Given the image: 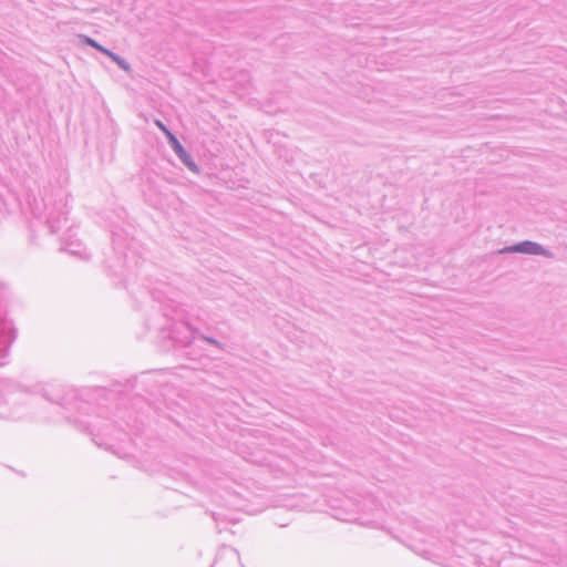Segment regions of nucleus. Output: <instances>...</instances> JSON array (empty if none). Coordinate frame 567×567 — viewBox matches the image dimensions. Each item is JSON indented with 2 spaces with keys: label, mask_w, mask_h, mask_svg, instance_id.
Segmentation results:
<instances>
[{
  "label": "nucleus",
  "mask_w": 567,
  "mask_h": 567,
  "mask_svg": "<svg viewBox=\"0 0 567 567\" xmlns=\"http://www.w3.org/2000/svg\"><path fill=\"white\" fill-rule=\"evenodd\" d=\"M167 137L174 147L177 155L194 171H196V166L190 162L188 154L184 150V147L181 145V143L176 140V137L171 133L167 132Z\"/></svg>",
  "instance_id": "obj_1"
},
{
  "label": "nucleus",
  "mask_w": 567,
  "mask_h": 567,
  "mask_svg": "<svg viewBox=\"0 0 567 567\" xmlns=\"http://www.w3.org/2000/svg\"><path fill=\"white\" fill-rule=\"evenodd\" d=\"M514 250L522 251V252L537 254L539 250V247L537 245L527 243V244L516 247Z\"/></svg>",
  "instance_id": "obj_2"
},
{
  "label": "nucleus",
  "mask_w": 567,
  "mask_h": 567,
  "mask_svg": "<svg viewBox=\"0 0 567 567\" xmlns=\"http://www.w3.org/2000/svg\"><path fill=\"white\" fill-rule=\"evenodd\" d=\"M86 42H87L90 45H92V47H94V48L99 49L100 51H102V52H104V53H106V54H109V55L113 56V54H111L107 50H105L104 48H102V47H101L100 44H97L95 41H93V40H91V39H87V40H86Z\"/></svg>",
  "instance_id": "obj_3"
},
{
  "label": "nucleus",
  "mask_w": 567,
  "mask_h": 567,
  "mask_svg": "<svg viewBox=\"0 0 567 567\" xmlns=\"http://www.w3.org/2000/svg\"><path fill=\"white\" fill-rule=\"evenodd\" d=\"M156 125L167 135V132L169 131L162 124V122L157 121Z\"/></svg>",
  "instance_id": "obj_4"
}]
</instances>
